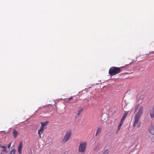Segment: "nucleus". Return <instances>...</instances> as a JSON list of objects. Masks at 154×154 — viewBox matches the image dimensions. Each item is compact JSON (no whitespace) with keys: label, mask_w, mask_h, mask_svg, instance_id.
Masks as SVG:
<instances>
[{"label":"nucleus","mask_w":154,"mask_h":154,"mask_svg":"<svg viewBox=\"0 0 154 154\" xmlns=\"http://www.w3.org/2000/svg\"><path fill=\"white\" fill-rule=\"evenodd\" d=\"M120 72V68L114 66L111 67L109 72V74L111 75H115Z\"/></svg>","instance_id":"f257e3e1"},{"label":"nucleus","mask_w":154,"mask_h":154,"mask_svg":"<svg viewBox=\"0 0 154 154\" xmlns=\"http://www.w3.org/2000/svg\"><path fill=\"white\" fill-rule=\"evenodd\" d=\"M72 132L70 130L66 131L62 142L65 143L67 142L70 138Z\"/></svg>","instance_id":"f03ea898"},{"label":"nucleus","mask_w":154,"mask_h":154,"mask_svg":"<svg viewBox=\"0 0 154 154\" xmlns=\"http://www.w3.org/2000/svg\"><path fill=\"white\" fill-rule=\"evenodd\" d=\"M86 145L87 143L85 142H80L79 147V152L83 153L85 150Z\"/></svg>","instance_id":"7ed1b4c3"},{"label":"nucleus","mask_w":154,"mask_h":154,"mask_svg":"<svg viewBox=\"0 0 154 154\" xmlns=\"http://www.w3.org/2000/svg\"><path fill=\"white\" fill-rule=\"evenodd\" d=\"M140 118H138L134 116V123L133 125V127H135L136 125L137 127H139L140 126V124L139 123V120Z\"/></svg>","instance_id":"20e7f679"},{"label":"nucleus","mask_w":154,"mask_h":154,"mask_svg":"<svg viewBox=\"0 0 154 154\" xmlns=\"http://www.w3.org/2000/svg\"><path fill=\"white\" fill-rule=\"evenodd\" d=\"M143 112V107L142 106H140L139 109L138 111L136 114L135 115V117L140 118Z\"/></svg>","instance_id":"39448f33"},{"label":"nucleus","mask_w":154,"mask_h":154,"mask_svg":"<svg viewBox=\"0 0 154 154\" xmlns=\"http://www.w3.org/2000/svg\"><path fill=\"white\" fill-rule=\"evenodd\" d=\"M148 131L151 134H154V127L153 126L152 124L149 127Z\"/></svg>","instance_id":"423d86ee"},{"label":"nucleus","mask_w":154,"mask_h":154,"mask_svg":"<svg viewBox=\"0 0 154 154\" xmlns=\"http://www.w3.org/2000/svg\"><path fill=\"white\" fill-rule=\"evenodd\" d=\"M150 115L151 118H153L154 117V105L152 106L150 110Z\"/></svg>","instance_id":"0eeeda50"},{"label":"nucleus","mask_w":154,"mask_h":154,"mask_svg":"<svg viewBox=\"0 0 154 154\" xmlns=\"http://www.w3.org/2000/svg\"><path fill=\"white\" fill-rule=\"evenodd\" d=\"M22 145L23 144L21 142L18 146V152L20 154L22 153L21 149L23 147Z\"/></svg>","instance_id":"6e6552de"},{"label":"nucleus","mask_w":154,"mask_h":154,"mask_svg":"<svg viewBox=\"0 0 154 154\" xmlns=\"http://www.w3.org/2000/svg\"><path fill=\"white\" fill-rule=\"evenodd\" d=\"M101 119L102 121H106L107 120V116L106 114H103L101 117Z\"/></svg>","instance_id":"1a4fd4ad"},{"label":"nucleus","mask_w":154,"mask_h":154,"mask_svg":"<svg viewBox=\"0 0 154 154\" xmlns=\"http://www.w3.org/2000/svg\"><path fill=\"white\" fill-rule=\"evenodd\" d=\"M44 128H43L42 127H40V129L38 130V134L39 135V137L41 138V133H42L43 131H44Z\"/></svg>","instance_id":"9d476101"},{"label":"nucleus","mask_w":154,"mask_h":154,"mask_svg":"<svg viewBox=\"0 0 154 154\" xmlns=\"http://www.w3.org/2000/svg\"><path fill=\"white\" fill-rule=\"evenodd\" d=\"M102 129V127L100 126H99L97 130V132L95 134V136H97L98 134L100 133Z\"/></svg>","instance_id":"9b49d317"},{"label":"nucleus","mask_w":154,"mask_h":154,"mask_svg":"<svg viewBox=\"0 0 154 154\" xmlns=\"http://www.w3.org/2000/svg\"><path fill=\"white\" fill-rule=\"evenodd\" d=\"M13 134L14 137V138H16L17 137L18 133L16 129H14V131L13 132Z\"/></svg>","instance_id":"f8f14e48"},{"label":"nucleus","mask_w":154,"mask_h":154,"mask_svg":"<svg viewBox=\"0 0 154 154\" xmlns=\"http://www.w3.org/2000/svg\"><path fill=\"white\" fill-rule=\"evenodd\" d=\"M49 122L48 121H46L44 122H41V124L42 125V126L41 127H42L43 128H44L43 127L45 126H46L49 123Z\"/></svg>","instance_id":"ddd939ff"},{"label":"nucleus","mask_w":154,"mask_h":154,"mask_svg":"<svg viewBox=\"0 0 154 154\" xmlns=\"http://www.w3.org/2000/svg\"><path fill=\"white\" fill-rule=\"evenodd\" d=\"M128 112V111L125 112L121 119H122L123 120H125V118L127 116Z\"/></svg>","instance_id":"4468645a"},{"label":"nucleus","mask_w":154,"mask_h":154,"mask_svg":"<svg viewBox=\"0 0 154 154\" xmlns=\"http://www.w3.org/2000/svg\"><path fill=\"white\" fill-rule=\"evenodd\" d=\"M0 146L1 148H2L3 149L2 150V151H5V152H8V151H7L6 149V146H2L1 145H0Z\"/></svg>","instance_id":"2eb2a0df"},{"label":"nucleus","mask_w":154,"mask_h":154,"mask_svg":"<svg viewBox=\"0 0 154 154\" xmlns=\"http://www.w3.org/2000/svg\"><path fill=\"white\" fill-rule=\"evenodd\" d=\"M83 111V109L82 108H81L79 109V110L78 111V112L77 113V115H79Z\"/></svg>","instance_id":"dca6fc26"},{"label":"nucleus","mask_w":154,"mask_h":154,"mask_svg":"<svg viewBox=\"0 0 154 154\" xmlns=\"http://www.w3.org/2000/svg\"><path fill=\"white\" fill-rule=\"evenodd\" d=\"M16 151V149H13L11 151L10 154H15Z\"/></svg>","instance_id":"f3484780"},{"label":"nucleus","mask_w":154,"mask_h":154,"mask_svg":"<svg viewBox=\"0 0 154 154\" xmlns=\"http://www.w3.org/2000/svg\"><path fill=\"white\" fill-rule=\"evenodd\" d=\"M108 150H107V149H106L104 151L103 154H108Z\"/></svg>","instance_id":"a211bd4d"},{"label":"nucleus","mask_w":154,"mask_h":154,"mask_svg":"<svg viewBox=\"0 0 154 154\" xmlns=\"http://www.w3.org/2000/svg\"><path fill=\"white\" fill-rule=\"evenodd\" d=\"M121 126H122V125H121L120 124H119V125L118 126L117 128V132H118L120 130Z\"/></svg>","instance_id":"6ab92c4d"},{"label":"nucleus","mask_w":154,"mask_h":154,"mask_svg":"<svg viewBox=\"0 0 154 154\" xmlns=\"http://www.w3.org/2000/svg\"><path fill=\"white\" fill-rule=\"evenodd\" d=\"M124 121V120H123L122 119H121L119 124L122 125Z\"/></svg>","instance_id":"aec40b11"},{"label":"nucleus","mask_w":154,"mask_h":154,"mask_svg":"<svg viewBox=\"0 0 154 154\" xmlns=\"http://www.w3.org/2000/svg\"><path fill=\"white\" fill-rule=\"evenodd\" d=\"M72 99V97H69V98H68V101H69Z\"/></svg>","instance_id":"412c9836"},{"label":"nucleus","mask_w":154,"mask_h":154,"mask_svg":"<svg viewBox=\"0 0 154 154\" xmlns=\"http://www.w3.org/2000/svg\"><path fill=\"white\" fill-rule=\"evenodd\" d=\"M11 143H10V144H9L8 146V148H9L10 147V146H11Z\"/></svg>","instance_id":"4be33fe9"},{"label":"nucleus","mask_w":154,"mask_h":154,"mask_svg":"<svg viewBox=\"0 0 154 154\" xmlns=\"http://www.w3.org/2000/svg\"><path fill=\"white\" fill-rule=\"evenodd\" d=\"M138 108V106H136V108H135V109H136H136H137V108Z\"/></svg>","instance_id":"5701e85b"},{"label":"nucleus","mask_w":154,"mask_h":154,"mask_svg":"<svg viewBox=\"0 0 154 154\" xmlns=\"http://www.w3.org/2000/svg\"><path fill=\"white\" fill-rule=\"evenodd\" d=\"M99 82H101V81H99Z\"/></svg>","instance_id":"b1692460"},{"label":"nucleus","mask_w":154,"mask_h":154,"mask_svg":"<svg viewBox=\"0 0 154 154\" xmlns=\"http://www.w3.org/2000/svg\"><path fill=\"white\" fill-rule=\"evenodd\" d=\"M1 154H2V153H1Z\"/></svg>","instance_id":"393cba45"}]
</instances>
